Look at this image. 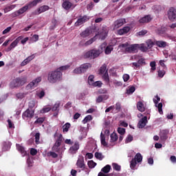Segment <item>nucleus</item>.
Segmentation results:
<instances>
[{
  "instance_id": "obj_22",
  "label": "nucleus",
  "mask_w": 176,
  "mask_h": 176,
  "mask_svg": "<svg viewBox=\"0 0 176 176\" xmlns=\"http://www.w3.org/2000/svg\"><path fill=\"white\" fill-rule=\"evenodd\" d=\"M16 148L19 152L22 155V156H27V151H25V148L20 144H16Z\"/></svg>"
},
{
  "instance_id": "obj_49",
  "label": "nucleus",
  "mask_w": 176,
  "mask_h": 176,
  "mask_svg": "<svg viewBox=\"0 0 176 176\" xmlns=\"http://www.w3.org/2000/svg\"><path fill=\"white\" fill-rule=\"evenodd\" d=\"M135 91V87H131L129 89L126 90V94H133Z\"/></svg>"
},
{
  "instance_id": "obj_10",
  "label": "nucleus",
  "mask_w": 176,
  "mask_h": 176,
  "mask_svg": "<svg viewBox=\"0 0 176 176\" xmlns=\"http://www.w3.org/2000/svg\"><path fill=\"white\" fill-rule=\"evenodd\" d=\"M167 16L170 21H175L176 20V9L170 7L168 10Z\"/></svg>"
},
{
  "instance_id": "obj_15",
  "label": "nucleus",
  "mask_w": 176,
  "mask_h": 176,
  "mask_svg": "<svg viewBox=\"0 0 176 176\" xmlns=\"http://www.w3.org/2000/svg\"><path fill=\"white\" fill-rule=\"evenodd\" d=\"M23 39V36H20L18 38H16L11 44L7 48V52H10L12 49H14L17 45H19V42Z\"/></svg>"
},
{
  "instance_id": "obj_39",
  "label": "nucleus",
  "mask_w": 176,
  "mask_h": 176,
  "mask_svg": "<svg viewBox=\"0 0 176 176\" xmlns=\"http://www.w3.org/2000/svg\"><path fill=\"white\" fill-rule=\"evenodd\" d=\"M148 34V30H143L136 33L137 36H144V35H146Z\"/></svg>"
},
{
  "instance_id": "obj_24",
  "label": "nucleus",
  "mask_w": 176,
  "mask_h": 176,
  "mask_svg": "<svg viewBox=\"0 0 176 176\" xmlns=\"http://www.w3.org/2000/svg\"><path fill=\"white\" fill-rule=\"evenodd\" d=\"M137 108L140 112H144L145 111V106L144 103L141 101L138 102Z\"/></svg>"
},
{
  "instance_id": "obj_36",
  "label": "nucleus",
  "mask_w": 176,
  "mask_h": 176,
  "mask_svg": "<svg viewBox=\"0 0 176 176\" xmlns=\"http://www.w3.org/2000/svg\"><path fill=\"white\" fill-rule=\"evenodd\" d=\"M113 50V47L111 45H108L104 51L105 54H111V52Z\"/></svg>"
},
{
  "instance_id": "obj_19",
  "label": "nucleus",
  "mask_w": 176,
  "mask_h": 176,
  "mask_svg": "<svg viewBox=\"0 0 176 176\" xmlns=\"http://www.w3.org/2000/svg\"><path fill=\"white\" fill-rule=\"evenodd\" d=\"M79 142H76L74 144L69 148L70 153H76V152H78V151L79 150Z\"/></svg>"
},
{
  "instance_id": "obj_43",
  "label": "nucleus",
  "mask_w": 176,
  "mask_h": 176,
  "mask_svg": "<svg viewBox=\"0 0 176 176\" xmlns=\"http://www.w3.org/2000/svg\"><path fill=\"white\" fill-rule=\"evenodd\" d=\"M25 96H27V94H24V93H18L16 94V98H19L20 100H23V98H24Z\"/></svg>"
},
{
  "instance_id": "obj_33",
  "label": "nucleus",
  "mask_w": 176,
  "mask_h": 176,
  "mask_svg": "<svg viewBox=\"0 0 176 176\" xmlns=\"http://www.w3.org/2000/svg\"><path fill=\"white\" fill-rule=\"evenodd\" d=\"M93 120V117H91V115H88L87 116L84 120H82V123L84 124H86V123H87V122H90V120Z\"/></svg>"
},
{
  "instance_id": "obj_48",
  "label": "nucleus",
  "mask_w": 176,
  "mask_h": 176,
  "mask_svg": "<svg viewBox=\"0 0 176 176\" xmlns=\"http://www.w3.org/2000/svg\"><path fill=\"white\" fill-rule=\"evenodd\" d=\"M157 108H158V112L159 113H160V115H162V113H163V103L162 102H160L158 104H157Z\"/></svg>"
},
{
  "instance_id": "obj_60",
  "label": "nucleus",
  "mask_w": 176,
  "mask_h": 176,
  "mask_svg": "<svg viewBox=\"0 0 176 176\" xmlns=\"http://www.w3.org/2000/svg\"><path fill=\"white\" fill-rule=\"evenodd\" d=\"M36 153H38V151H36V149L31 148L30 155H32V156H35V155H36Z\"/></svg>"
},
{
  "instance_id": "obj_42",
  "label": "nucleus",
  "mask_w": 176,
  "mask_h": 176,
  "mask_svg": "<svg viewBox=\"0 0 176 176\" xmlns=\"http://www.w3.org/2000/svg\"><path fill=\"white\" fill-rule=\"evenodd\" d=\"M60 108V103L56 102L54 105V107L51 109L53 112H56V111H58V109Z\"/></svg>"
},
{
  "instance_id": "obj_8",
  "label": "nucleus",
  "mask_w": 176,
  "mask_h": 176,
  "mask_svg": "<svg viewBox=\"0 0 176 176\" xmlns=\"http://www.w3.org/2000/svg\"><path fill=\"white\" fill-rule=\"evenodd\" d=\"M139 49H140L139 44H131V45H129L128 47L124 49V52L129 53V54L137 53Z\"/></svg>"
},
{
  "instance_id": "obj_9",
  "label": "nucleus",
  "mask_w": 176,
  "mask_h": 176,
  "mask_svg": "<svg viewBox=\"0 0 176 176\" xmlns=\"http://www.w3.org/2000/svg\"><path fill=\"white\" fill-rule=\"evenodd\" d=\"M89 20L90 17L87 15L80 16L79 19H78L77 21L74 23V25L75 27H79Z\"/></svg>"
},
{
  "instance_id": "obj_40",
  "label": "nucleus",
  "mask_w": 176,
  "mask_h": 176,
  "mask_svg": "<svg viewBox=\"0 0 176 176\" xmlns=\"http://www.w3.org/2000/svg\"><path fill=\"white\" fill-rule=\"evenodd\" d=\"M95 157L98 159V160H102L104 159L102 153L98 152L95 153Z\"/></svg>"
},
{
  "instance_id": "obj_53",
  "label": "nucleus",
  "mask_w": 176,
  "mask_h": 176,
  "mask_svg": "<svg viewBox=\"0 0 176 176\" xmlns=\"http://www.w3.org/2000/svg\"><path fill=\"white\" fill-rule=\"evenodd\" d=\"M160 138H162V140H166L167 139V133H166V131H163L161 133Z\"/></svg>"
},
{
  "instance_id": "obj_55",
  "label": "nucleus",
  "mask_w": 176,
  "mask_h": 176,
  "mask_svg": "<svg viewBox=\"0 0 176 176\" xmlns=\"http://www.w3.org/2000/svg\"><path fill=\"white\" fill-rule=\"evenodd\" d=\"M92 86H94L95 87H101V86H102V82H101V81H96L94 82Z\"/></svg>"
},
{
  "instance_id": "obj_45",
  "label": "nucleus",
  "mask_w": 176,
  "mask_h": 176,
  "mask_svg": "<svg viewBox=\"0 0 176 176\" xmlns=\"http://www.w3.org/2000/svg\"><path fill=\"white\" fill-rule=\"evenodd\" d=\"M146 44L148 49H151V47H153V45H155V43H153L152 40H148L146 41Z\"/></svg>"
},
{
  "instance_id": "obj_7",
  "label": "nucleus",
  "mask_w": 176,
  "mask_h": 176,
  "mask_svg": "<svg viewBox=\"0 0 176 176\" xmlns=\"http://www.w3.org/2000/svg\"><path fill=\"white\" fill-rule=\"evenodd\" d=\"M101 54V51L100 50H91L88 52H87L84 54L85 58H97L98 56Z\"/></svg>"
},
{
  "instance_id": "obj_17",
  "label": "nucleus",
  "mask_w": 176,
  "mask_h": 176,
  "mask_svg": "<svg viewBox=\"0 0 176 176\" xmlns=\"http://www.w3.org/2000/svg\"><path fill=\"white\" fill-rule=\"evenodd\" d=\"M138 21L140 24H145L146 23H151V21H152V17L151 16L150 14L146 15L142 18H141L140 19H139Z\"/></svg>"
},
{
  "instance_id": "obj_30",
  "label": "nucleus",
  "mask_w": 176,
  "mask_h": 176,
  "mask_svg": "<svg viewBox=\"0 0 176 176\" xmlns=\"http://www.w3.org/2000/svg\"><path fill=\"white\" fill-rule=\"evenodd\" d=\"M101 171H102V173H104V174H108V173L111 171V165H106L102 168Z\"/></svg>"
},
{
  "instance_id": "obj_38",
  "label": "nucleus",
  "mask_w": 176,
  "mask_h": 176,
  "mask_svg": "<svg viewBox=\"0 0 176 176\" xmlns=\"http://www.w3.org/2000/svg\"><path fill=\"white\" fill-rule=\"evenodd\" d=\"M88 83L89 85H90L91 86H93L94 83V75H90L88 77Z\"/></svg>"
},
{
  "instance_id": "obj_54",
  "label": "nucleus",
  "mask_w": 176,
  "mask_h": 176,
  "mask_svg": "<svg viewBox=\"0 0 176 176\" xmlns=\"http://www.w3.org/2000/svg\"><path fill=\"white\" fill-rule=\"evenodd\" d=\"M14 8V6H10L4 8V13H8V12H10L12 9Z\"/></svg>"
},
{
  "instance_id": "obj_46",
  "label": "nucleus",
  "mask_w": 176,
  "mask_h": 176,
  "mask_svg": "<svg viewBox=\"0 0 176 176\" xmlns=\"http://www.w3.org/2000/svg\"><path fill=\"white\" fill-rule=\"evenodd\" d=\"M118 133L120 134V135H124V133H126V129L118 127Z\"/></svg>"
},
{
  "instance_id": "obj_57",
  "label": "nucleus",
  "mask_w": 176,
  "mask_h": 176,
  "mask_svg": "<svg viewBox=\"0 0 176 176\" xmlns=\"http://www.w3.org/2000/svg\"><path fill=\"white\" fill-rule=\"evenodd\" d=\"M120 109H122V104H120V102H117L116 104V111H117V112H120Z\"/></svg>"
},
{
  "instance_id": "obj_25",
  "label": "nucleus",
  "mask_w": 176,
  "mask_h": 176,
  "mask_svg": "<svg viewBox=\"0 0 176 176\" xmlns=\"http://www.w3.org/2000/svg\"><path fill=\"white\" fill-rule=\"evenodd\" d=\"M49 9H50V7H49L48 6H41L39 8H38V14H41V13H43L44 12L49 10Z\"/></svg>"
},
{
  "instance_id": "obj_29",
  "label": "nucleus",
  "mask_w": 176,
  "mask_h": 176,
  "mask_svg": "<svg viewBox=\"0 0 176 176\" xmlns=\"http://www.w3.org/2000/svg\"><path fill=\"white\" fill-rule=\"evenodd\" d=\"M100 142L103 146H107L108 143L105 141V135L102 134V133H100Z\"/></svg>"
},
{
  "instance_id": "obj_44",
  "label": "nucleus",
  "mask_w": 176,
  "mask_h": 176,
  "mask_svg": "<svg viewBox=\"0 0 176 176\" xmlns=\"http://www.w3.org/2000/svg\"><path fill=\"white\" fill-rule=\"evenodd\" d=\"M150 67H151V72H153V71H156V62L152 61L150 63Z\"/></svg>"
},
{
  "instance_id": "obj_12",
  "label": "nucleus",
  "mask_w": 176,
  "mask_h": 176,
  "mask_svg": "<svg viewBox=\"0 0 176 176\" xmlns=\"http://www.w3.org/2000/svg\"><path fill=\"white\" fill-rule=\"evenodd\" d=\"M35 113V111L34 110H30V109H28L25 112L22 114L23 119H32L34 118V115Z\"/></svg>"
},
{
  "instance_id": "obj_1",
  "label": "nucleus",
  "mask_w": 176,
  "mask_h": 176,
  "mask_svg": "<svg viewBox=\"0 0 176 176\" xmlns=\"http://www.w3.org/2000/svg\"><path fill=\"white\" fill-rule=\"evenodd\" d=\"M62 78L63 73L59 70H55L48 74L47 80L50 83H56V82H60Z\"/></svg>"
},
{
  "instance_id": "obj_28",
  "label": "nucleus",
  "mask_w": 176,
  "mask_h": 176,
  "mask_svg": "<svg viewBox=\"0 0 176 176\" xmlns=\"http://www.w3.org/2000/svg\"><path fill=\"white\" fill-rule=\"evenodd\" d=\"M71 127V124L69 122H67L65 124H64L62 127L63 129V133H68V131L69 130V128Z\"/></svg>"
},
{
  "instance_id": "obj_31",
  "label": "nucleus",
  "mask_w": 176,
  "mask_h": 176,
  "mask_svg": "<svg viewBox=\"0 0 176 176\" xmlns=\"http://www.w3.org/2000/svg\"><path fill=\"white\" fill-rule=\"evenodd\" d=\"M111 142H116L118 141V135L115 133H111Z\"/></svg>"
},
{
  "instance_id": "obj_51",
  "label": "nucleus",
  "mask_w": 176,
  "mask_h": 176,
  "mask_svg": "<svg viewBox=\"0 0 176 176\" xmlns=\"http://www.w3.org/2000/svg\"><path fill=\"white\" fill-rule=\"evenodd\" d=\"M63 140H64V138H63V134H59L55 142H59L62 144Z\"/></svg>"
},
{
  "instance_id": "obj_59",
  "label": "nucleus",
  "mask_w": 176,
  "mask_h": 176,
  "mask_svg": "<svg viewBox=\"0 0 176 176\" xmlns=\"http://www.w3.org/2000/svg\"><path fill=\"white\" fill-rule=\"evenodd\" d=\"M32 163H33V161L32 160H31V158L27 159L28 167H32Z\"/></svg>"
},
{
  "instance_id": "obj_56",
  "label": "nucleus",
  "mask_w": 176,
  "mask_h": 176,
  "mask_svg": "<svg viewBox=\"0 0 176 176\" xmlns=\"http://www.w3.org/2000/svg\"><path fill=\"white\" fill-rule=\"evenodd\" d=\"M94 41H96V39H94V38H92L89 39V41H86L85 42L86 47L90 46V45H91L94 42Z\"/></svg>"
},
{
  "instance_id": "obj_18",
  "label": "nucleus",
  "mask_w": 176,
  "mask_h": 176,
  "mask_svg": "<svg viewBox=\"0 0 176 176\" xmlns=\"http://www.w3.org/2000/svg\"><path fill=\"white\" fill-rule=\"evenodd\" d=\"M146 123H148V118L144 116L139 121L138 126L139 129H144L146 126Z\"/></svg>"
},
{
  "instance_id": "obj_13",
  "label": "nucleus",
  "mask_w": 176,
  "mask_h": 176,
  "mask_svg": "<svg viewBox=\"0 0 176 176\" xmlns=\"http://www.w3.org/2000/svg\"><path fill=\"white\" fill-rule=\"evenodd\" d=\"M41 80L42 78L41 77L33 80L30 83L27 85L26 89H28V90H30V89H34V87H36V86H38V83H39Z\"/></svg>"
},
{
  "instance_id": "obj_23",
  "label": "nucleus",
  "mask_w": 176,
  "mask_h": 176,
  "mask_svg": "<svg viewBox=\"0 0 176 176\" xmlns=\"http://www.w3.org/2000/svg\"><path fill=\"white\" fill-rule=\"evenodd\" d=\"M60 146H61V143L55 142L54 146H52V151L54 152H60Z\"/></svg>"
},
{
  "instance_id": "obj_58",
  "label": "nucleus",
  "mask_w": 176,
  "mask_h": 176,
  "mask_svg": "<svg viewBox=\"0 0 176 176\" xmlns=\"http://www.w3.org/2000/svg\"><path fill=\"white\" fill-rule=\"evenodd\" d=\"M45 91L42 90L41 92L37 94V96L40 98H43L45 97Z\"/></svg>"
},
{
  "instance_id": "obj_4",
  "label": "nucleus",
  "mask_w": 176,
  "mask_h": 176,
  "mask_svg": "<svg viewBox=\"0 0 176 176\" xmlns=\"http://www.w3.org/2000/svg\"><path fill=\"white\" fill-rule=\"evenodd\" d=\"M102 79L104 83L109 85V75L108 74V69H107V65L104 64L99 69V75H102Z\"/></svg>"
},
{
  "instance_id": "obj_50",
  "label": "nucleus",
  "mask_w": 176,
  "mask_h": 176,
  "mask_svg": "<svg viewBox=\"0 0 176 176\" xmlns=\"http://www.w3.org/2000/svg\"><path fill=\"white\" fill-rule=\"evenodd\" d=\"M133 140V135H129L125 140V144H129V142H131Z\"/></svg>"
},
{
  "instance_id": "obj_47",
  "label": "nucleus",
  "mask_w": 176,
  "mask_h": 176,
  "mask_svg": "<svg viewBox=\"0 0 176 176\" xmlns=\"http://www.w3.org/2000/svg\"><path fill=\"white\" fill-rule=\"evenodd\" d=\"M47 156H52V157H53V159H56L57 157H58V155L54 152H49L47 153Z\"/></svg>"
},
{
  "instance_id": "obj_16",
  "label": "nucleus",
  "mask_w": 176,
  "mask_h": 176,
  "mask_svg": "<svg viewBox=\"0 0 176 176\" xmlns=\"http://www.w3.org/2000/svg\"><path fill=\"white\" fill-rule=\"evenodd\" d=\"M124 23H126V19H120L114 21L113 23V30H118V28H120Z\"/></svg>"
},
{
  "instance_id": "obj_11",
  "label": "nucleus",
  "mask_w": 176,
  "mask_h": 176,
  "mask_svg": "<svg viewBox=\"0 0 176 176\" xmlns=\"http://www.w3.org/2000/svg\"><path fill=\"white\" fill-rule=\"evenodd\" d=\"M76 166H77L78 168H80L81 170H85V168H86L85 157L82 155H79Z\"/></svg>"
},
{
  "instance_id": "obj_62",
  "label": "nucleus",
  "mask_w": 176,
  "mask_h": 176,
  "mask_svg": "<svg viewBox=\"0 0 176 176\" xmlns=\"http://www.w3.org/2000/svg\"><path fill=\"white\" fill-rule=\"evenodd\" d=\"M45 122V119L43 118H38L36 121L35 123H40L42 124Z\"/></svg>"
},
{
  "instance_id": "obj_5",
  "label": "nucleus",
  "mask_w": 176,
  "mask_h": 176,
  "mask_svg": "<svg viewBox=\"0 0 176 176\" xmlns=\"http://www.w3.org/2000/svg\"><path fill=\"white\" fill-rule=\"evenodd\" d=\"M89 68H91V64L90 63H84L81 65L79 67H77L74 69L73 73L79 75L80 74H85L87 72Z\"/></svg>"
},
{
  "instance_id": "obj_41",
  "label": "nucleus",
  "mask_w": 176,
  "mask_h": 176,
  "mask_svg": "<svg viewBox=\"0 0 176 176\" xmlns=\"http://www.w3.org/2000/svg\"><path fill=\"white\" fill-rule=\"evenodd\" d=\"M157 72H158L157 75L159 78H163V76L166 75V71H164V69H159Z\"/></svg>"
},
{
  "instance_id": "obj_61",
  "label": "nucleus",
  "mask_w": 176,
  "mask_h": 176,
  "mask_svg": "<svg viewBox=\"0 0 176 176\" xmlns=\"http://www.w3.org/2000/svg\"><path fill=\"white\" fill-rule=\"evenodd\" d=\"M12 30V27H8L6 29H5L3 31V35H5L6 34H8V32H10V30Z\"/></svg>"
},
{
  "instance_id": "obj_32",
  "label": "nucleus",
  "mask_w": 176,
  "mask_h": 176,
  "mask_svg": "<svg viewBox=\"0 0 176 176\" xmlns=\"http://www.w3.org/2000/svg\"><path fill=\"white\" fill-rule=\"evenodd\" d=\"M34 137H35V142L36 145H39V144H41V142H39V140H41V133H36Z\"/></svg>"
},
{
  "instance_id": "obj_2",
  "label": "nucleus",
  "mask_w": 176,
  "mask_h": 176,
  "mask_svg": "<svg viewBox=\"0 0 176 176\" xmlns=\"http://www.w3.org/2000/svg\"><path fill=\"white\" fill-rule=\"evenodd\" d=\"M25 82H27V79L21 78L20 77H18L13 79L10 82L9 87L10 89H19V87H21V86H24V85H25Z\"/></svg>"
},
{
  "instance_id": "obj_20",
  "label": "nucleus",
  "mask_w": 176,
  "mask_h": 176,
  "mask_svg": "<svg viewBox=\"0 0 176 176\" xmlns=\"http://www.w3.org/2000/svg\"><path fill=\"white\" fill-rule=\"evenodd\" d=\"M130 27L125 26L122 29H120L118 30V35H124V34H129L130 32Z\"/></svg>"
},
{
  "instance_id": "obj_14",
  "label": "nucleus",
  "mask_w": 176,
  "mask_h": 176,
  "mask_svg": "<svg viewBox=\"0 0 176 176\" xmlns=\"http://www.w3.org/2000/svg\"><path fill=\"white\" fill-rule=\"evenodd\" d=\"M76 5H74L71 1H63L62 3V8L65 10H69L70 9H75Z\"/></svg>"
},
{
  "instance_id": "obj_34",
  "label": "nucleus",
  "mask_w": 176,
  "mask_h": 176,
  "mask_svg": "<svg viewBox=\"0 0 176 176\" xmlns=\"http://www.w3.org/2000/svg\"><path fill=\"white\" fill-rule=\"evenodd\" d=\"M112 166L113 170H116V171H120L122 170V166L116 163H113Z\"/></svg>"
},
{
  "instance_id": "obj_64",
  "label": "nucleus",
  "mask_w": 176,
  "mask_h": 176,
  "mask_svg": "<svg viewBox=\"0 0 176 176\" xmlns=\"http://www.w3.org/2000/svg\"><path fill=\"white\" fill-rule=\"evenodd\" d=\"M35 107V101L31 100L29 102V108H34Z\"/></svg>"
},
{
  "instance_id": "obj_37",
  "label": "nucleus",
  "mask_w": 176,
  "mask_h": 176,
  "mask_svg": "<svg viewBox=\"0 0 176 176\" xmlns=\"http://www.w3.org/2000/svg\"><path fill=\"white\" fill-rule=\"evenodd\" d=\"M87 164L89 168H94L96 166H97V163L94 162L93 160L89 161Z\"/></svg>"
},
{
  "instance_id": "obj_52",
  "label": "nucleus",
  "mask_w": 176,
  "mask_h": 176,
  "mask_svg": "<svg viewBox=\"0 0 176 176\" xmlns=\"http://www.w3.org/2000/svg\"><path fill=\"white\" fill-rule=\"evenodd\" d=\"M166 31H167V28H166L164 27H162L161 28L157 29V32L159 34H164L166 32Z\"/></svg>"
},
{
  "instance_id": "obj_63",
  "label": "nucleus",
  "mask_w": 176,
  "mask_h": 176,
  "mask_svg": "<svg viewBox=\"0 0 176 176\" xmlns=\"http://www.w3.org/2000/svg\"><path fill=\"white\" fill-rule=\"evenodd\" d=\"M123 79H124V82H127L129 79H130V76L129 74H124Z\"/></svg>"
},
{
  "instance_id": "obj_21",
  "label": "nucleus",
  "mask_w": 176,
  "mask_h": 176,
  "mask_svg": "<svg viewBox=\"0 0 176 176\" xmlns=\"http://www.w3.org/2000/svg\"><path fill=\"white\" fill-rule=\"evenodd\" d=\"M91 34V30L89 28L85 30V31L82 32L80 35L82 38H87V36H90Z\"/></svg>"
},
{
  "instance_id": "obj_27",
  "label": "nucleus",
  "mask_w": 176,
  "mask_h": 176,
  "mask_svg": "<svg viewBox=\"0 0 176 176\" xmlns=\"http://www.w3.org/2000/svg\"><path fill=\"white\" fill-rule=\"evenodd\" d=\"M103 100H108V96L107 95H100L96 99V102H102Z\"/></svg>"
},
{
  "instance_id": "obj_26",
  "label": "nucleus",
  "mask_w": 176,
  "mask_h": 176,
  "mask_svg": "<svg viewBox=\"0 0 176 176\" xmlns=\"http://www.w3.org/2000/svg\"><path fill=\"white\" fill-rule=\"evenodd\" d=\"M155 45L158 46V47H166L167 46V42L163 41H155Z\"/></svg>"
},
{
  "instance_id": "obj_35",
  "label": "nucleus",
  "mask_w": 176,
  "mask_h": 176,
  "mask_svg": "<svg viewBox=\"0 0 176 176\" xmlns=\"http://www.w3.org/2000/svg\"><path fill=\"white\" fill-rule=\"evenodd\" d=\"M50 111H52V107H46L41 110V113H47V112H50Z\"/></svg>"
},
{
  "instance_id": "obj_6",
  "label": "nucleus",
  "mask_w": 176,
  "mask_h": 176,
  "mask_svg": "<svg viewBox=\"0 0 176 176\" xmlns=\"http://www.w3.org/2000/svg\"><path fill=\"white\" fill-rule=\"evenodd\" d=\"M142 162V155L140 153H138L134 158L131 160L130 162V168L131 170H135V167L137 166V163H141Z\"/></svg>"
},
{
  "instance_id": "obj_3",
  "label": "nucleus",
  "mask_w": 176,
  "mask_h": 176,
  "mask_svg": "<svg viewBox=\"0 0 176 176\" xmlns=\"http://www.w3.org/2000/svg\"><path fill=\"white\" fill-rule=\"evenodd\" d=\"M40 1L41 0H34L33 1L25 5L23 7L18 10L19 14H24L27 10L32 9V8H34V6H36V5L39 3Z\"/></svg>"
}]
</instances>
